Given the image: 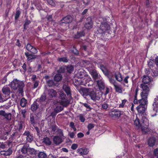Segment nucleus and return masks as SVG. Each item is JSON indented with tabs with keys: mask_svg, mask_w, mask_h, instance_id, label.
I'll use <instances>...</instances> for the list:
<instances>
[{
	"mask_svg": "<svg viewBox=\"0 0 158 158\" xmlns=\"http://www.w3.org/2000/svg\"><path fill=\"white\" fill-rule=\"evenodd\" d=\"M153 106L154 108L151 111V114L152 117H154L156 115L158 110V97L155 98Z\"/></svg>",
	"mask_w": 158,
	"mask_h": 158,
	"instance_id": "4",
	"label": "nucleus"
},
{
	"mask_svg": "<svg viewBox=\"0 0 158 158\" xmlns=\"http://www.w3.org/2000/svg\"><path fill=\"white\" fill-rule=\"evenodd\" d=\"M63 106H58L55 108L54 111L56 113H58L61 111L63 109Z\"/></svg>",
	"mask_w": 158,
	"mask_h": 158,
	"instance_id": "43",
	"label": "nucleus"
},
{
	"mask_svg": "<svg viewBox=\"0 0 158 158\" xmlns=\"http://www.w3.org/2000/svg\"><path fill=\"white\" fill-rule=\"evenodd\" d=\"M57 60L60 62H63L64 63H67L69 60V59L66 57L58 58Z\"/></svg>",
	"mask_w": 158,
	"mask_h": 158,
	"instance_id": "36",
	"label": "nucleus"
},
{
	"mask_svg": "<svg viewBox=\"0 0 158 158\" xmlns=\"http://www.w3.org/2000/svg\"><path fill=\"white\" fill-rule=\"evenodd\" d=\"M72 52L74 54L76 55H77L79 54L78 51L74 46L73 47Z\"/></svg>",
	"mask_w": 158,
	"mask_h": 158,
	"instance_id": "53",
	"label": "nucleus"
},
{
	"mask_svg": "<svg viewBox=\"0 0 158 158\" xmlns=\"http://www.w3.org/2000/svg\"><path fill=\"white\" fill-rule=\"evenodd\" d=\"M28 147L26 145H24L23 147L18 151L17 153H19L23 155L24 157H27L28 153Z\"/></svg>",
	"mask_w": 158,
	"mask_h": 158,
	"instance_id": "7",
	"label": "nucleus"
},
{
	"mask_svg": "<svg viewBox=\"0 0 158 158\" xmlns=\"http://www.w3.org/2000/svg\"><path fill=\"white\" fill-rule=\"evenodd\" d=\"M66 70L67 72L69 73H71L74 70L73 66L71 65H69L66 66Z\"/></svg>",
	"mask_w": 158,
	"mask_h": 158,
	"instance_id": "38",
	"label": "nucleus"
},
{
	"mask_svg": "<svg viewBox=\"0 0 158 158\" xmlns=\"http://www.w3.org/2000/svg\"><path fill=\"white\" fill-rule=\"evenodd\" d=\"M62 78V76L59 73L56 74L54 77V81L57 82L61 81Z\"/></svg>",
	"mask_w": 158,
	"mask_h": 158,
	"instance_id": "29",
	"label": "nucleus"
},
{
	"mask_svg": "<svg viewBox=\"0 0 158 158\" xmlns=\"http://www.w3.org/2000/svg\"><path fill=\"white\" fill-rule=\"evenodd\" d=\"M62 89L66 93L67 96L69 98L71 97L72 96V91L70 86L68 83L63 84Z\"/></svg>",
	"mask_w": 158,
	"mask_h": 158,
	"instance_id": "6",
	"label": "nucleus"
},
{
	"mask_svg": "<svg viewBox=\"0 0 158 158\" xmlns=\"http://www.w3.org/2000/svg\"><path fill=\"white\" fill-rule=\"evenodd\" d=\"M25 55L27 58V60L28 61L34 59L36 58V55L29 54V53L27 52H25Z\"/></svg>",
	"mask_w": 158,
	"mask_h": 158,
	"instance_id": "26",
	"label": "nucleus"
},
{
	"mask_svg": "<svg viewBox=\"0 0 158 158\" xmlns=\"http://www.w3.org/2000/svg\"><path fill=\"white\" fill-rule=\"evenodd\" d=\"M88 78H79V79L75 80L76 83L80 85H82L86 86L87 85Z\"/></svg>",
	"mask_w": 158,
	"mask_h": 158,
	"instance_id": "16",
	"label": "nucleus"
},
{
	"mask_svg": "<svg viewBox=\"0 0 158 158\" xmlns=\"http://www.w3.org/2000/svg\"><path fill=\"white\" fill-rule=\"evenodd\" d=\"M91 74L94 81H96L98 77V73L95 70L93 69L91 71Z\"/></svg>",
	"mask_w": 158,
	"mask_h": 158,
	"instance_id": "27",
	"label": "nucleus"
},
{
	"mask_svg": "<svg viewBox=\"0 0 158 158\" xmlns=\"http://www.w3.org/2000/svg\"><path fill=\"white\" fill-rule=\"evenodd\" d=\"M46 84L49 87H53L58 85V83L56 82L54 80H49L46 81Z\"/></svg>",
	"mask_w": 158,
	"mask_h": 158,
	"instance_id": "17",
	"label": "nucleus"
},
{
	"mask_svg": "<svg viewBox=\"0 0 158 158\" xmlns=\"http://www.w3.org/2000/svg\"><path fill=\"white\" fill-rule=\"evenodd\" d=\"M47 96L49 98H55L57 95V92L54 89H48L46 92Z\"/></svg>",
	"mask_w": 158,
	"mask_h": 158,
	"instance_id": "5",
	"label": "nucleus"
},
{
	"mask_svg": "<svg viewBox=\"0 0 158 158\" xmlns=\"http://www.w3.org/2000/svg\"><path fill=\"white\" fill-rule=\"evenodd\" d=\"M39 81L38 80H36V81H34L33 88L35 89L39 85Z\"/></svg>",
	"mask_w": 158,
	"mask_h": 158,
	"instance_id": "52",
	"label": "nucleus"
},
{
	"mask_svg": "<svg viewBox=\"0 0 158 158\" xmlns=\"http://www.w3.org/2000/svg\"><path fill=\"white\" fill-rule=\"evenodd\" d=\"M39 105L35 101L31 106V110L33 112H35L39 107Z\"/></svg>",
	"mask_w": 158,
	"mask_h": 158,
	"instance_id": "28",
	"label": "nucleus"
},
{
	"mask_svg": "<svg viewBox=\"0 0 158 158\" xmlns=\"http://www.w3.org/2000/svg\"><path fill=\"white\" fill-rule=\"evenodd\" d=\"M156 141V139L154 137H150L148 140V144L150 147L154 146Z\"/></svg>",
	"mask_w": 158,
	"mask_h": 158,
	"instance_id": "23",
	"label": "nucleus"
},
{
	"mask_svg": "<svg viewBox=\"0 0 158 158\" xmlns=\"http://www.w3.org/2000/svg\"><path fill=\"white\" fill-rule=\"evenodd\" d=\"M146 109V106L139 105V116L141 117V119L142 118L146 117V114L144 113Z\"/></svg>",
	"mask_w": 158,
	"mask_h": 158,
	"instance_id": "15",
	"label": "nucleus"
},
{
	"mask_svg": "<svg viewBox=\"0 0 158 158\" xmlns=\"http://www.w3.org/2000/svg\"><path fill=\"white\" fill-rule=\"evenodd\" d=\"M79 91L84 97H89L94 101L100 99L101 96L98 95L92 89L82 87L79 90Z\"/></svg>",
	"mask_w": 158,
	"mask_h": 158,
	"instance_id": "1",
	"label": "nucleus"
},
{
	"mask_svg": "<svg viewBox=\"0 0 158 158\" xmlns=\"http://www.w3.org/2000/svg\"><path fill=\"white\" fill-rule=\"evenodd\" d=\"M94 127V125L93 124L89 123L88 125V129L89 131L90 130L93 128Z\"/></svg>",
	"mask_w": 158,
	"mask_h": 158,
	"instance_id": "59",
	"label": "nucleus"
},
{
	"mask_svg": "<svg viewBox=\"0 0 158 158\" xmlns=\"http://www.w3.org/2000/svg\"><path fill=\"white\" fill-rule=\"evenodd\" d=\"M95 31L96 33L100 35V36H102L103 34H104L105 32V31L100 27L97 28L96 30Z\"/></svg>",
	"mask_w": 158,
	"mask_h": 158,
	"instance_id": "30",
	"label": "nucleus"
},
{
	"mask_svg": "<svg viewBox=\"0 0 158 158\" xmlns=\"http://www.w3.org/2000/svg\"><path fill=\"white\" fill-rule=\"evenodd\" d=\"M26 112V111L25 109L22 110L21 111V114L22 115L23 117L24 118H25L26 117L25 114Z\"/></svg>",
	"mask_w": 158,
	"mask_h": 158,
	"instance_id": "63",
	"label": "nucleus"
},
{
	"mask_svg": "<svg viewBox=\"0 0 158 158\" xmlns=\"http://www.w3.org/2000/svg\"><path fill=\"white\" fill-rule=\"evenodd\" d=\"M100 27L105 32L108 31L110 28L109 25L106 21L102 22Z\"/></svg>",
	"mask_w": 158,
	"mask_h": 158,
	"instance_id": "19",
	"label": "nucleus"
},
{
	"mask_svg": "<svg viewBox=\"0 0 158 158\" xmlns=\"http://www.w3.org/2000/svg\"><path fill=\"white\" fill-rule=\"evenodd\" d=\"M66 69V66H61L59 69L57 70V72L59 73H64L65 72Z\"/></svg>",
	"mask_w": 158,
	"mask_h": 158,
	"instance_id": "44",
	"label": "nucleus"
},
{
	"mask_svg": "<svg viewBox=\"0 0 158 158\" xmlns=\"http://www.w3.org/2000/svg\"><path fill=\"white\" fill-rule=\"evenodd\" d=\"M27 103V100L24 98H22L20 100V105L23 107H25Z\"/></svg>",
	"mask_w": 158,
	"mask_h": 158,
	"instance_id": "41",
	"label": "nucleus"
},
{
	"mask_svg": "<svg viewBox=\"0 0 158 158\" xmlns=\"http://www.w3.org/2000/svg\"><path fill=\"white\" fill-rule=\"evenodd\" d=\"M127 101V100L126 99L122 100V103L119 105V107L123 108L124 107V105Z\"/></svg>",
	"mask_w": 158,
	"mask_h": 158,
	"instance_id": "50",
	"label": "nucleus"
},
{
	"mask_svg": "<svg viewBox=\"0 0 158 158\" xmlns=\"http://www.w3.org/2000/svg\"><path fill=\"white\" fill-rule=\"evenodd\" d=\"M24 86V83L17 79L14 80L11 82V87L14 90H18L19 94H22L23 92V88Z\"/></svg>",
	"mask_w": 158,
	"mask_h": 158,
	"instance_id": "2",
	"label": "nucleus"
},
{
	"mask_svg": "<svg viewBox=\"0 0 158 158\" xmlns=\"http://www.w3.org/2000/svg\"><path fill=\"white\" fill-rule=\"evenodd\" d=\"M7 75H5L2 80V84L5 83L7 81Z\"/></svg>",
	"mask_w": 158,
	"mask_h": 158,
	"instance_id": "62",
	"label": "nucleus"
},
{
	"mask_svg": "<svg viewBox=\"0 0 158 158\" xmlns=\"http://www.w3.org/2000/svg\"><path fill=\"white\" fill-rule=\"evenodd\" d=\"M33 47V46H32L30 44H27L26 46V49L27 51L30 52Z\"/></svg>",
	"mask_w": 158,
	"mask_h": 158,
	"instance_id": "56",
	"label": "nucleus"
},
{
	"mask_svg": "<svg viewBox=\"0 0 158 158\" xmlns=\"http://www.w3.org/2000/svg\"><path fill=\"white\" fill-rule=\"evenodd\" d=\"M59 98L62 100H66L67 99L66 94L63 92H60L59 93Z\"/></svg>",
	"mask_w": 158,
	"mask_h": 158,
	"instance_id": "37",
	"label": "nucleus"
},
{
	"mask_svg": "<svg viewBox=\"0 0 158 158\" xmlns=\"http://www.w3.org/2000/svg\"><path fill=\"white\" fill-rule=\"evenodd\" d=\"M89 151L87 148H81L77 150V152L81 155H86L88 153Z\"/></svg>",
	"mask_w": 158,
	"mask_h": 158,
	"instance_id": "24",
	"label": "nucleus"
},
{
	"mask_svg": "<svg viewBox=\"0 0 158 158\" xmlns=\"http://www.w3.org/2000/svg\"><path fill=\"white\" fill-rule=\"evenodd\" d=\"M57 134L58 136L62 137H64V134L63 132V130L61 129H58L56 131Z\"/></svg>",
	"mask_w": 158,
	"mask_h": 158,
	"instance_id": "47",
	"label": "nucleus"
},
{
	"mask_svg": "<svg viewBox=\"0 0 158 158\" xmlns=\"http://www.w3.org/2000/svg\"><path fill=\"white\" fill-rule=\"evenodd\" d=\"M138 85L137 86V88L135 90V95L134 96V99L133 101L134 103L135 104H138V99H137V94L138 91Z\"/></svg>",
	"mask_w": 158,
	"mask_h": 158,
	"instance_id": "39",
	"label": "nucleus"
},
{
	"mask_svg": "<svg viewBox=\"0 0 158 158\" xmlns=\"http://www.w3.org/2000/svg\"><path fill=\"white\" fill-rule=\"evenodd\" d=\"M43 142L47 146H49L52 143V142L50 140V138L47 137L44 138Z\"/></svg>",
	"mask_w": 158,
	"mask_h": 158,
	"instance_id": "33",
	"label": "nucleus"
},
{
	"mask_svg": "<svg viewBox=\"0 0 158 158\" xmlns=\"http://www.w3.org/2000/svg\"><path fill=\"white\" fill-rule=\"evenodd\" d=\"M140 95L142 97V99L140 100H139V106H146V103L147 102V96H146V97H144L143 96V95L142 94H140Z\"/></svg>",
	"mask_w": 158,
	"mask_h": 158,
	"instance_id": "18",
	"label": "nucleus"
},
{
	"mask_svg": "<svg viewBox=\"0 0 158 158\" xmlns=\"http://www.w3.org/2000/svg\"><path fill=\"white\" fill-rule=\"evenodd\" d=\"M82 104L87 109H89V110H90L91 108L90 105L89 104L87 103H83Z\"/></svg>",
	"mask_w": 158,
	"mask_h": 158,
	"instance_id": "64",
	"label": "nucleus"
},
{
	"mask_svg": "<svg viewBox=\"0 0 158 158\" xmlns=\"http://www.w3.org/2000/svg\"><path fill=\"white\" fill-rule=\"evenodd\" d=\"M62 138L58 135L54 136L53 138V141L54 143L56 145H58L61 143L63 141Z\"/></svg>",
	"mask_w": 158,
	"mask_h": 158,
	"instance_id": "14",
	"label": "nucleus"
},
{
	"mask_svg": "<svg viewBox=\"0 0 158 158\" xmlns=\"http://www.w3.org/2000/svg\"><path fill=\"white\" fill-rule=\"evenodd\" d=\"M114 77L119 82L123 80L121 74L119 72L117 73H115L114 74Z\"/></svg>",
	"mask_w": 158,
	"mask_h": 158,
	"instance_id": "34",
	"label": "nucleus"
},
{
	"mask_svg": "<svg viewBox=\"0 0 158 158\" xmlns=\"http://www.w3.org/2000/svg\"><path fill=\"white\" fill-rule=\"evenodd\" d=\"M121 115V112L116 109L112 110L110 114L112 117L115 118H118Z\"/></svg>",
	"mask_w": 158,
	"mask_h": 158,
	"instance_id": "11",
	"label": "nucleus"
},
{
	"mask_svg": "<svg viewBox=\"0 0 158 158\" xmlns=\"http://www.w3.org/2000/svg\"><path fill=\"white\" fill-rule=\"evenodd\" d=\"M20 14V11L19 10H17L15 17V20L19 18Z\"/></svg>",
	"mask_w": 158,
	"mask_h": 158,
	"instance_id": "54",
	"label": "nucleus"
},
{
	"mask_svg": "<svg viewBox=\"0 0 158 158\" xmlns=\"http://www.w3.org/2000/svg\"><path fill=\"white\" fill-rule=\"evenodd\" d=\"M94 84V82L91 80L90 78H88L87 80V85L86 87H90L93 86Z\"/></svg>",
	"mask_w": 158,
	"mask_h": 158,
	"instance_id": "40",
	"label": "nucleus"
},
{
	"mask_svg": "<svg viewBox=\"0 0 158 158\" xmlns=\"http://www.w3.org/2000/svg\"><path fill=\"white\" fill-rule=\"evenodd\" d=\"M85 73L84 70H80L77 74V76L78 77L77 79H79V78H84L83 77L85 76Z\"/></svg>",
	"mask_w": 158,
	"mask_h": 158,
	"instance_id": "35",
	"label": "nucleus"
},
{
	"mask_svg": "<svg viewBox=\"0 0 158 158\" xmlns=\"http://www.w3.org/2000/svg\"><path fill=\"white\" fill-rule=\"evenodd\" d=\"M115 91L117 92L121 93L122 92V89L118 85H114V86Z\"/></svg>",
	"mask_w": 158,
	"mask_h": 158,
	"instance_id": "49",
	"label": "nucleus"
},
{
	"mask_svg": "<svg viewBox=\"0 0 158 158\" xmlns=\"http://www.w3.org/2000/svg\"><path fill=\"white\" fill-rule=\"evenodd\" d=\"M96 81L99 89L100 91H102L105 87L104 83L102 80H98Z\"/></svg>",
	"mask_w": 158,
	"mask_h": 158,
	"instance_id": "21",
	"label": "nucleus"
},
{
	"mask_svg": "<svg viewBox=\"0 0 158 158\" xmlns=\"http://www.w3.org/2000/svg\"><path fill=\"white\" fill-rule=\"evenodd\" d=\"M85 34V32L83 31H78L77 33L74 35V38L76 39H78L81 37L84 36Z\"/></svg>",
	"mask_w": 158,
	"mask_h": 158,
	"instance_id": "25",
	"label": "nucleus"
},
{
	"mask_svg": "<svg viewBox=\"0 0 158 158\" xmlns=\"http://www.w3.org/2000/svg\"><path fill=\"white\" fill-rule=\"evenodd\" d=\"M46 99V96L45 95H42L39 98L37 99V100L40 102H42L45 101Z\"/></svg>",
	"mask_w": 158,
	"mask_h": 158,
	"instance_id": "48",
	"label": "nucleus"
},
{
	"mask_svg": "<svg viewBox=\"0 0 158 158\" xmlns=\"http://www.w3.org/2000/svg\"><path fill=\"white\" fill-rule=\"evenodd\" d=\"M37 153V151L34 149L28 148L27 156L34 157Z\"/></svg>",
	"mask_w": 158,
	"mask_h": 158,
	"instance_id": "22",
	"label": "nucleus"
},
{
	"mask_svg": "<svg viewBox=\"0 0 158 158\" xmlns=\"http://www.w3.org/2000/svg\"><path fill=\"white\" fill-rule=\"evenodd\" d=\"M60 103L61 105L66 107L69 104V101L67 99L65 101H61Z\"/></svg>",
	"mask_w": 158,
	"mask_h": 158,
	"instance_id": "46",
	"label": "nucleus"
},
{
	"mask_svg": "<svg viewBox=\"0 0 158 158\" xmlns=\"http://www.w3.org/2000/svg\"><path fill=\"white\" fill-rule=\"evenodd\" d=\"M37 156L39 158H45L47 156L46 154L43 152H40L38 153Z\"/></svg>",
	"mask_w": 158,
	"mask_h": 158,
	"instance_id": "42",
	"label": "nucleus"
},
{
	"mask_svg": "<svg viewBox=\"0 0 158 158\" xmlns=\"http://www.w3.org/2000/svg\"><path fill=\"white\" fill-rule=\"evenodd\" d=\"M141 125V129L143 134L148 133L149 131L148 128L149 121L146 117H143L139 121V127Z\"/></svg>",
	"mask_w": 158,
	"mask_h": 158,
	"instance_id": "3",
	"label": "nucleus"
},
{
	"mask_svg": "<svg viewBox=\"0 0 158 158\" xmlns=\"http://www.w3.org/2000/svg\"><path fill=\"white\" fill-rule=\"evenodd\" d=\"M35 114H34L32 113L31 114H30V122L31 124L33 126L36 123L35 119Z\"/></svg>",
	"mask_w": 158,
	"mask_h": 158,
	"instance_id": "31",
	"label": "nucleus"
},
{
	"mask_svg": "<svg viewBox=\"0 0 158 158\" xmlns=\"http://www.w3.org/2000/svg\"><path fill=\"white\" fill-rule=\"evenodd\" d=\"M23 135L26 136V140L27 142L31 143L33 140L32 134L30 133L28 131H25L23 134Z\"/></svg>",
	"mask_w": 158,
	"mask_h": 158,
	"instance_id": "13",
	"label": "nucleus"
},
{
	"mask_svg": "<svg viewBox=\"0 0 158 158\" xmlns=\"http://www.w3.org/2000/svg\"><path fill=\"white\" fill-rule=\"evenodd\" d=\"M109 81L114 85H114H116V82L115 80L111 78H109Z\"/></svg>",
	"mask_w": 158,
	"mask_h": 158,
	"instance_id": "57",
	"label": "nucleus"
},
{
	"mask_svg": "<svg viewBox=\"0 0 158 158\" xmlns=\"http://www.w3.org/2000/svg\"><path fill=\"white\" fill-rule=\"evenodd\" d=\"M0 115L4 117L7 121H10L11 119V114L9 113H6L4 110H0Z\"/></svg>",
	"mask_w": 158,
	"mask_h": 158,
	"instance_id": "12",
	"label": "nucleus"
},
{
	"mask_svg": "<svg viewBox=\"0 0 158 158\" xmlns=\"http://www.w3.org/2000/svg\"><path fill=\"white\" fill-rule=\"evenodd\" d=\"M140 88L142 89V92L140 94H142L143 96L144 97L148 96L149 91V88L148 85L145 84H142L140 85Z\"/></svg>",
	"mask_w": 158,
	"mask_h": 158,
	"instance_id": "8",
	"label": "nucleus"
},
{
	"mask_svg": "<svg viewBox=\"0 0 158 158\" xmlns=\"http://www.w3.org/2000/svg\"><path fill=\"white\" fill-rule=\"evenodd\" d=\"M93 25V22L91 18L90 17H88L85 22L84 24L85 27L87 29H89L92 27Z\"/></svg>",
	"mask_w": 158,
	"mask_h": 158,
	"instance_id": "9",
	"label": "nucleus"
},
{
	"mask_svg": "<svg viewBox=\"0 0 158 158\" xmlns=\"http://www.w3.org/2000/svg\"><path fill=\"white\" fill-rule=\"evenodd\" d=\"M142 81L144 84H148L151 81V79L148 76H144L142 77Z\"/></svg>",
	"mask_w": 158,
	"mask_h": 158,
	"instance_id": "32",
	"label": "nucleus"
},
{
	"mask_svg": "<svg viewBox=\"0 0 158 158\" xmlns=\"http://www.w3.org/2000/svg\"><path fill=\"white\" fill-rule=\"evenodd\" d=\"M30 52L33 54H36L37 53L38 51L36 48L33 46Z\"/></svg>",
	"mask_w": 158,
	"mask_h": 158,
	"instance_id": "58",
	"label": "nucleus"
},
{
	"mask_svg": "<svg viewBox=\"0 0 158 158\" xmlns=\"http://www.w3.org/2000/svg\"><path fill=\"white\" fill-rule=\"evenodd\" d=\"M35 129L37 132V135H38L39 137H40L41 135L40 134V131L39 128L37 127H35Z\"/></svg>",
	"mask_w": 158,
	"mask_h": 158,
	"instance_id": "60",
	"label": "nucleus"
},
{
	"mask_svg": "<svg viewBox=\"0 0 158 158\" xmlns=\"http://www.w3.org/2000/svg\"><path fill=\"white\" fill-rule=\"evenodd\" d=\"M109 90L110 89L109 88L107 87H106L105 86V88L103 89V90H102V91H101V92H102V94H104V95H106L108 94Z\"/></svg>",
	"mask_w": 158,
	"mask_h": 158,
	"instance_id": "45",
	"label": "nucleus"
},
{
	"mask_svg": "<svg viewBox=\"0 0 158 158\" xmlns=\"http://www.w3.org/2000/svg\"><path fill=\"white\" fill-rule=\"evenodd\" d=\"M2 91L5 97L8 98L10 97V95L11 92L9 87L7 86H4L2 89Z\"/></svg>",
	"mask_w": 158,
	"mask_h": 158,
	"instance_id": "10",
	"label": "nucleus"
},
{
	"mask_svg": "<svg viewBox=\"0 0 158 158\" xmlns=\"http://www.w3.org/2000/svg\"><path fill=\"white\" fill-rule=\"evenodd\" d=\"M47 2L50 5L55 6V4L54 2L52 0H44Z\"/></svg>",
	"mask_w": 158,
	"mask_h": 158,
	"instance_id": "51",
	"label": "nucleus"
},
{
	"mask_svg": "<svg viewBox=\"0 0 158 158\" xmlns=\"http://www.w3.org/2000/svg\"><path fill=\"white\" fill-rule=\"evenodd\" d=\"M70 127L72 128L74 131H76V128L74 125V123L73 122H71L69 124Z\"/></svg>",
	"mask_w": 158,
	"mask_h": 158,
	"instance_id": "55",
	"label": "nucleus"
},
{
	"mask_svg": "<svg viewBox=\"0 0 158 158\" xmlns=\"http://www.w3.org/2000/svg\"><path fill=\"white\" fill-rule=\"evenodd\" d=\"M72 20V18L70 15H67L62 18L61 20L62 23H70Z\"/></svg>",
	"mask_w": 158,
	"mask_h": 158,
	"instance_id": "20",
	"label": "nucleus"
},
{
	"mask_svg": "<svg viewBox=\"0 0 158 158\" xmlns=\"http://www.w3.org/2000/svg\"><path fill=\"white\" fill-rule=\"evenodd\" d=\"M102 108L104 109H106L108 107V104L106 102H104L102 105Z\"/></svg>",
	"mask_w": 158,
	"mask_h": 158,
	"instance_id": "61",
	"label": "nucleus"
}]
</instances>
